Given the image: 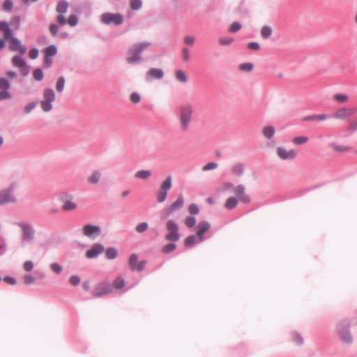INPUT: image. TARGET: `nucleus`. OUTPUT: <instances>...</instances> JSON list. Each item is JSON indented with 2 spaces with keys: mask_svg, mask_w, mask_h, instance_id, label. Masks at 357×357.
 <instances>
[{
  "mask_svg": "<svg viewBox=\"0 0 357 357\" xmlns=\"http://www.w3.org/2000/svg\"><path fill=\"white\" fill-rule=\"evenodd\" d=\"M0 31L3 32L4 40L10 39L9 49L13 52H18L20 54L26 52V48L22 45L20 41L12 37V30L9 24L3 21L0 22Z\"/></svg>",
  "mask_w": 357,
  "mask_h": 357,
  "instance_id": "1",
  "label": "nucleus"
},
{
  "mask_svg": "<svg viewBox=\"0 0 357 357\" xmlns=\"http://www.w3.org/2000/svg\"><path fill=\"white\" fill-rule=\"evenodd\" d=\"M193 107L190 104H183L178 108V121L181 130L187 131L192 119Z\"/></svg>",
  "mask_w": 357,
  "mask_h": 357,
  "instance_id": "2",
  "label": "nucleus"
},
{
  "mask_svg": "<svg viewBox=\"0 0 357 357\" xmlns=\"http://www.w3.org/2000/svg\"><path fill=\"white\" fill-rule=\"evenodd\" d=\"M231 190H234V194L239 199V201L245 204L250 202V198L245 193V188L242 185L234 186L232 183L224 182L218 188V191L221 192H226Z\"/></svg>",
  "mask_w": 357,
  "mask_h": 357,
  "instance_id": "3",
  "label": "nucleus"
},
{
  "mask_svg": "<svg viewBox=\"0 0 357 357\" xmlns=\"http://www.w3.org/2000/svg\"><path fill=\"white\" fill-rule=\"evenodd\" d=\"M151 44L148 42L135 43L128 50L126 61L129 63H135L142 61V58L139 54Z\"/></svg>",
  "mask_w": 357,
  "mask_h": 357,
  "instance_id": "4",
  "label": "nucleus"
},
{
  "mask_svg": "<svg viewBox=\"0 0 357 357\" xmlns=\"http://www.w3.org/2000/svg\"><path fill=\"white\" fill-rule=\"evenodd\" d=\"M336 332L344 343L350 344L352 342L353 337L349 330V324L346 321H341L337 324Z\"/></svg>",
  "mask_w": 357,
  "mask_h": 357,
  "instance_id": "5",
  "label": "nucleus"
},
{
  "mask_svg": "<svg viewBox=\"0 0 357 357\" xmlns=\"http://www.w3.org/2000/svg\"><path fill=\"white\" fill-rule=\"evenodd\" d=\"M55 93L52 89H46L43 92V99L40 101L42 109L48 112L52 109V102L55 100Z\"/></svg>",
  "mask_w": 357,
  "mask_h": 357,
  "instance_id": "6",
  "label": "nucleus"
},
{
  "mask_svg": "<svg viewBox=\"0 0 357 357\" xmlns=\"http://www.w3.org/2000/svg\"><path fill=\"white\" fill-rule=\"evenodd\" d=\"M166 228L168 233L165 236V239L170 241H177L179 240L180 235L178 234V226L173 220H167Z\"/></svg>",
  "mask_w": 357,
  "mask_h": 357,
  "instance_id": "7",
  "label": "nucleus"
},
{
  "mask_svg": "<svg viewBox=\"0 0 357 357\" xmlns=\"http://www.w3.org/2000/svg\"><path fill=\"white\" fill-rule=\"evenodd\" d=\"M184 200L183 196L181 195L178 197L176 201L172 203L169 206L165 208L162 212L163 218H167L171 215L174 211L183 207Z\"/></svg>",
  "mask_w": 357,
  "mask_h": 357,
  "instance_id": "8",
  "label": "nucleus"
},
{
  "mask_svg": "<svg viewBox=\"0 0 357 357\" xmlns=\"http://www.w3.org/2000/svg\"><path fill=\"white\" fill-rule=\"evenodd\" d=\"M101 21L105 24L119 25L123 23V17L119 13H106L102 15Z\"/></svg>",
  "mask_w": 357,
  "mask_h": 357,
  "instance_id": "9",
  "label": "nucleus"
},
{
  "mask_svg": "<svg viewBox=\"0 0 357 357\" xmlns=\"http://www.w3.org/2000/svg\"><path fill=\"white\" fill-rule=\"evenodd\" d=\"M112 292V288L109 283L101 282L98 284L93 289L92 294L95 297H100Z\"/></svg>",
  "mask_w": 357,
  "mask_h": 357,
  "instance_id": "10",
  "label": "nucleus"
},
{
  "mask_svg": "<svg viewBox=\"0 0 357 357\" xmlns=\"http://www.w3.org/2000/svg\"><path fill=\"white\" fill-rule=\"evenodd\" d=\"M68 3L66 1H62L58 3L56 6V12L59 13L56 17V21L60 25H65L66 24V19L64 16L68 10Z\"/></svg>",
  "mask_w": 357,
  "mask_h": 357,
  "instance_id": "11",
  "label": "nucleus"
},
{
  "mask_svg": "<svg viewBox=\"0 0 357 357\" xmlns=\"http://www.w3.org/2000/svg\"><path fill=\"white\" fill-rule=\"evenodd\" d=\"M354 114V110L349 107H341L332 115V118L337 120H346Z\"/></svg>",
  "mask_w": 357,
  "mask_h": 357,
  "instance_id": "12",
  "label": "nucleus"
},
{
  "mask_svg": "<svg viewBox=\"0 0 357 357\" xmlns=\"http://www.w3.org/2000/svg\"><path fill=\"white\" fill-rule=\"evenodd\" d=\"M13 190L14 186L11 185L8 189L0 191V204H5L15 201L13 194Z\"/></svg>",
  "mask_w": 357,
  "mask_h": 357,
  "instance_id": "13",
  "label": "nucleus"
},
{
  "mask_svg": "<svg viewBox=\"0 0 357 357\" xmlns=\"http://www.w3.org/2000/svg\"><path fill=\"white\" fill-rule=\"evenodd\" d=\"M12 63L13 66L17 67L20 69V73L22 75L26 76L28 75L29 72V68L21 56H13L12 59Z\"/></svg>",
  "mask_w": 357,
  "mask_h": 357,
  "instance_id": "14",
  "label": "nucleus"
},
{
  "mask_svg": "<svg viewBox=\"0 0 357 357\" xmlns=\"http://www.w3.org/2000/svg\"><path fill=\"white\" fill-rule=\"evenodd\" d=\"M128 264L131 271H141L144 269L146 261L142 260L138 262L137 255L136 254H132L129 257Z\"/></svg>",
  "mask_w": 357,
  "mask_h": 357,
  "instance_id": "15",
  "label": "nucleus"
},
{
  "mask_svg": "<svg viewBox=\"0 0 357 357\" xmlns=\"http://www.w3.org/2000/svg\"><path fill=\"white\" fill-rule=\"evenodd\" d=\"M276 152L278 155L282 160H292L296 155V153L294 150H287L283 147H278L276 150Z\"/></svg>",
  "mask_w": 357,
  "mask_h": 357,
  "instance_id": "16",
  "label": "nucleus"
},
{
  "mask_svg": "<svg viewBox=\"0 0 357 357\" xmlns=\"http://www.w3.org/2000/svg\"><path fill=\"white\" fill-rule=\"evenodd\" d=\"M104 251V247L101 244H94L91 248L86 251V257L89 259H92L97 257Z\"/></svg>",
  "mask_w": 357,
  "mask_h": 357,
  "instance_id": "17",
  "label": "nucleus"
},
{
  "mask_svg": "<svg viewBox=\"0 0 357 357\" xmlns=\"http://www.w3.org/2000/svg\"><path fill=\"white\" fill-rule=\"evenodd\" d=\"M20 226L22 230V240L25 241L32 240L34 235L32 227L25 224H21Z\"/></svg>",
  "mask_w": 357,
  "mask_h": 357,
  "instance_id": "18",
  "label": "nucleus"
},
{
  "mask_svg": "<svg viewBox=\"0 0 357 357\" xmlns=\"http://www.w3.org/2000/svg\"><path fill=\"white\" fill-rule=\"evenodd\" d=\"M197 236L199 242L204 240V234L207 232L210 228V224L207 222H201L197 225Z\"/></svg>",
  "mask_w": 357,
  "mask_h": 357,
  "instance_id": "19",
  "label": "nucleus"
},
{
  "mask_svg": "<svg viewBox=\"0 0 357 357\" xmlns=\"http://www.w3.org/2000/svg\"><path fill=\"white\" fill-rule=\"evenodd\" d=\"M82 231L84 236L91 237L93 234H98L100 229L98 226L86 225L83 227Z\"/></svg>",
  "mask_w": 357,
  "mask_h": 357,
  "instance_id": "20",
  "label": "nucleus"
},
{
  "mask_svg": "<svg viewBox=\"0 0 357 357\" xmlns=\"http://www.w3.org/2000/svg\"><path fill=\"white\" fill-rule=\"evenodd\" d=\"M163 75V71L161 69L152 68L147 72V79H160Z\"/></svg>",
  "mask_w": 357,
  "mask_h": 357,
  "instance_id": "21",
  "label": "nucleus"
},
{
  "mask_svg": "<svg viewBox=\"0 0 357 357\" xmlns=\"http://www.w3.org/2000/svg\"><path fill=\"white\" fill-rule=\"evenodd\" d=\"M77 208V204L73 199H69L63 201L62 209L63 211H72Z\"/></svg>",
  "mask_w": 357,
  "mask_h": 357,
  "instance_id": "22",
  "label": "nucleus"
},
{
  "mask_svg": "<svg viewBox=\"0 0 357 357\" xmlns=\"http://www.w3.org/2000/svg\"><path fill=\"white\" fill-rule=\"evenodd\" d=\"M238 200L239 199H238L236 197H230L226 200L224 206L227 210L234 209L237 206Z\"/></svg>",
  "mask_w": 357,
  "mask_h": 357,
  "instance_id": "23",
  "label": "nucleus"
},
{
  "mask_svg": "<svg viewBox=\"0 0 357 357\" xmlns=\"http://www.w3.org/2000/svg\"><path fill=\"white\" fill-rule=\"evenodd\" d=\"M101 177V173L98 171L92 172L87 177V181L91 184H96L99 182Z\"/></svg>",
  "mask_w": 357,
  "mask_h": 357,
  "instance_id": "24",
  "label": "nucleus"
},
{
  "mask_svg": "<svg viewBox=\"0 0 357 357\" xmlns=\"http://www.w3.org/2000/svg\"><path fill=\"white\" fill-rule=\"evenodd\" d=\"M172 185V178L171 176H168L165 178V180H164L162 182V183L160 186V189L167 192V191L171 189Z\"/></svg>",
  "mask_w": 357,
  "mask_h": 357,
  "instance_id": "25",
  "label": "nucleus"
},
{
  "mask_svg": "<svg viewBox=\"0 0 357 357\" xmlns=\"http://www.w3.org/2000/svg\"><path fill=\"white\" fill-rule=\"evenodd\" d=\"M333 98L339 103H345L349 100V96L344 93H335L333 95Z\"/></svg>",
  "mask_w": 357,
  "mask_h": 357,
  "instance_id": "26",
  "label": "nucleus"
},
{
  "mask_svg": "<svg viewBox=\"0 0 357 357\" xmlns=\"http://www.w3.org/2000/svg\"><path fill=\"white\" fill-rule=\"evenodd\" d=\"M244 170V165L242 163H235L231 167V172L236 176H241Z\"/></svg>",
  "mask_w": 357,
  "mask_h": 357,
  "instance_id": "27",
  "label": "nucleus"
},
{
  "mask_svg": "<svg viewBox=\"0 0 357 357\" xmlns=\"http://www.w3.org/2000/svg\"><path fill=\"white\" fill-rule=\"evenodd\" d=\"M151 176V172L150 170H140L135 174V177L140 179H147Z\"/></svg>",
  "mask_w": 357,
  "mask_h": 357,
  "instance_id": "28",
  "label": "nucleus"
},
{
  "mask_svg": "<svg viewBox=\"0 0 357 357\" xmlns=\"http://www.w3.org/2000/svg\"><path fill=\"white\" fill-rule=\"evenodd\" d=\"M176 79L182 83H185L188 81V77L185 73L182 70H176L175 73Z\"/></svg>",
  "mask_w": 357,
  "mask_h": 357,
  "instance_id": "29",
  "label": "nucleus"
},
{
  "mask_svg": "<svg viewBox=\"0 0 357 357\" xmlns=\"http://www.w3.org/2000/svg\"><path fill=\"white\" fill-rule=\"evenodd\" d=\"M56 53V48L54 45H50L47 47L45 50V63H47L48 62V56H52L55 55Z\"/></svg>",
  "mask_w": 357,
  "mask_h": 357,
  "instance_id": "30",
  "label": "nucleus"
},
{
  "mask_svg": "<svg viewBox=\"0 0 357 357\" xmlns=\"http://www.w3.org/2000/svg\"><path fill=\"white\" fill-rule=\"evenodd\" d=\"M112 285L114 288L116 289H120L123 288L125 286L124 279L122 278L121 277H118L113 281Z\"/></svg>",
  "mask_w": 357,
  "mask_h": 357,
  "instance_id": "31",
  "label": "nucleus"
},
{
  "mask_svg": "<svg viewBox=\"0 0 357 357\" xmlns=\"http://www.w3.org/2000/svg\"><path fill=\"white\" fill-rule=\"evenodd\" d=\"M327 119L328 116L326 114H315L308 116L305 119L308 121H323L326 120Z\"/></svg>",
  "mask_w": 357,
  "mask_h": 357,
  "instance_id": "32",
  "label": "nucleus"
},
{
  "mask_svg": "<svg viewBox=\"0 0 357 357\" xmlns=\"http://www.w3.org/2000/svg\"><path fill=\"white\" fill-rule=\"evenodd\" d=\"M264 135L268 138H271L275 134V129L272 126H266L263 129Z\"/></svg>",
  "mask_w": 357,
  "mask_h": 357,
  "instance_id": "33",
  "label": "nucleus"
},
{
  "mask_svg": "<svg viewBox=\"0 0 357 357\" xmlns=\"http://www.w3.org/2000/svg\"><path fill=\"white\" fill-rule=\"evenodd\" d=\"M272 34V29L268 26H264L261 29V36L263 38H268Z\"/></svg>",
  "mask_w": 357,
  "mask_h": 357,
  "instance_id": "34",
  "label": "nucleus"
},
{
  "mask_svg": "<svg viewBox=\"0 0 357 357\" xmlns=\"http://www.w3.org/2000/svg\"><path fill=\"white\" fill-rule=\"evenodd\" d=\"M106 257L109 259H113L116 257L118 255L117 250L114 248L107 249L105 252Z\"/></svg>",
  "mask_w": 357,
  "mask_h": 357,
  "instance_id": "35",
  "label": "nucleus"
},
{
  "mask_svg": "<svg viewBox=\"0 0 357 357\" xmlns=\"http://www.w3.org/2000/svg\"><path fill=\"white\" fill-rule=\"evenodd\" d=\"M197 220L193 216H187L184 220V224L189 228L193 227L196 224Z\"/></svg>",
  "mask_w": 357,
  "mask_h": 357,
  "instance_id": "36",
  "label": "nucleus"
},
{
  "mask_svg": "<svg viewBox=\"0 0 357 357\" xmlns=\"http://www.w3.org/2000/svg\"><path fill=\"white\" fill-rule=\"evenodd\" d=\"M176 248V245L174 243H171L163 246L161 251L162 253L167 254L174 251Z\"/></svg>",
  "mask_w": 357,
  "mask_h": 357,
  "instance_id": "37",
  "label": "nucleus"
},
{
  "mask_svg": "<svg viewBox=\"0 0 357 357\" xmlns=\"http://www.w3.org/2000/svg\"><path fill=\"white\" fill-rule=\"evenodd\" d=\"M167 196V192L159 189L158 194H157V200L160 203H162L165 201Z\"/></svg>",
  "mask_w": 357,
  "mask_h": 357,
  "instance_id": "38",
  "label": "nucleus"
},
{
  "mask_svg": "<svg viewBox=\"0 0 357 357\" xmlns=\"http://www.w3.org/2000/svg\"><path fill=\"white\" fill-rule=\"evenodd\" d=\"M65 79L63 77H60L56 84V89L58 92H61L64 89Z\"/></svg>",
  "mask_w": 357,
  "mask_h": 357,
  "instance_id": "39",
  "label": "nucleus"
},
{
  "mask_svg": "<svg viewBox=\"0 0 357 357\" xmlns=\"http://www.w3.org/2000/svg\"><path fill=\"white\" fill-rule=\"evenodd\" d=\"M218 167V163L211 162H208L206 165H205L204 166H203L202 167V170L204 172H206V171H209V170H213V169H217Z\"/></svg>",
  "mask_w": 357,
  "mask_h": 357,
  "instance_id": "40",
  "label": "nucleus"
},
{
  "mask_svg": "<svg viewBox=\"0 0 357 357\" xmlns=\"http://www.w3.org/2000/svg\"><path fill=\"white\" fill-rule=\"evenodd\" d=\"M238 68L242 71L250 72L253 69V65L251 63H244L241 64Z\"/></svg>",
  "mask_w": 357,
  "mask_h": 357,
  "instance_id": "41",
  "label": "nucleus"
},
{
  "mask_svg": "<svg viewBox=\"0 0 357 357\" xmlns=\"http://www.w3.org/2000/svg\"><path fill=\"white\" fill-rule=\"evenodd\" d=\"M149 225L146 222H141L138 224L136 227V231L138 233H142L148 229Z\"/></svg>",
  "mask_w": 357,
  "mask_h": 357,
  "instance_id": "42",
  "label": "nucleus"
},
{
  "mask_svg": "<svg viewBox=\"0 0 357 357\" xmlns=\"http://www.w3.org/2000/svg\"><path fill=\"white\" fill-rule=\"evenodd\" d=\"M9 88V82L6 78H0V90H8Z\"/></svg>",
  "mask_w": 357,
  "mask_h": 357,
  "instance_id": "43",
  "label": "nucleus"
},
{
  "mask_svg": "<svg viewBox=\"0 0 357 357\" xmlns=\"http://www.w3.org/2000/svg\"><path fill=\"white\" fill-rule=\"evenodd\" d=\"M188 212L191 215H197L199 212V208L197 205L195 204H191L188 206Z\"/></svg>",
  "mask_w": 357,
  "mask_h": 357,
  "instance_id": "44",
  "label": "nucleus"
},
{
  "mask_svg": "<svg viewBox=\"0 0 357 357\" xmlns=\"http://www.w3.org/2000/svg\"><path fill=\"white\" fill-rule=\"evenodd\" d=\"M33 76L36 80L40 81L43 78V73L40 69L37 68L33 72Z\"/></svg>",
  "mask_w": 357,
  "mask_h": 357,
  "instance_id": "45",
  "label": "nucleus"
},
{
  "mask_svg": "<svg viewBox=\"0 0 357 357\" xmlns=\"http://www.w3.org/2000/svg\"><path fill=\"white\" fill-rule=\"evenodd\" d=\"M292 142L296 144L300 145V144H305L307 142H308V138L307 137H303V136L296 137L294 138Z\"/></svg>",
  "mask_w": 357,
  "mask_h": 357,
  "instance_id": "46",
  "label": "nucleus"
},
{
  "mask_svg": "<svg viewBox=\"0 0 357 357\" xmlns=\"http://www.w3.org/2000/svg\"><path fill=\"white\" fill-rule=\"evenodd\" d=\"M77 22H78L77 17L75 15H71L68 17V20H66V23H68L71 26H75V25L77 24Z\"/></svg>",
  "mask_w": 357,
  "mask_h": 357,
  "instance_id": "47",
  "label": "nucleus"
},
{
  "mask_svg": "<svg viewBox=\"0 0 357 357\" xmlns=\"http://www.w3.org/2000/svg\"><path fill=\"white\" fill-rule=\"evenodd\" d=\"M234 41V39L232 38H220L219 39V43L221 45H231Z\"/></svg>",
  "mask_w": 357,
  "mask_h": 357,
  "instance_id": "48",
  "label": "nucleus"
},
{
  "mask_svg": "<svg viewBox=\"0 0 357 357\" xmlns=\"http://www.w3.org/2000/svg\"><path fill=\"white\" fill-rule=\"evenodd\" d=\"M241 29V24L239 22H235L231 24L229 28V31L236 32Z\"/></svg>",
  "mask_w": 357,
  "mask_h": 357,
  "instance_id": "49",
  "label": "nucleus"
},
{
  "mask_svg": "<svg viewBox=\"0 0 357 357\" xmlns=\"http://www.w3.org/2000/svg\"><path fill=\"white\" fill-rule=\"evenodd\" d=\"M184 43L192 46L195 42V38L192 36H186L183 39Z\"/></svg>",
  "mask_w": 357,
  "mask_h": 357,
  "instance_id": "50",
  "label": "nucleus"
},
{
  "mask_svg": "<svg viewBox=\"0 0 357 357\" xmlns=\"http://www.w3.org/2000/svg\"><path fill=\"white\" fill-rule=\"evenodd\" d=\"M142 6V2L140 0H131L130 1V7L133 10H138Z\"/></svg>",
  "mask_w": 357,
  "mask_h": 357,
  "instance_id": "51",
  "label": "nucleus"
},
{
  "mask_svg": "<svg viewBox=\"0 0 357 357\" xmlns=\"http://www.w3.org/2000/svg\"><path fill=\"white\" fill-rule=\"evenodd\" d=\"M50 268L56 274H59L62 271V267L57 263H52Z\"/></svg>",
  "mask_w": 357,
  "mask_h": 357,
  "instance_id": "52",
  "label": "nucleus"
},
{
  "mask_svg": "<svg viewBox=\"0 0 357 357\" xmlns=\"http://www.w3.org/2000/svg\"><path fill=\"white\" fill-rule=\"evenodd\" d=\"M3 8L5 10H11L13 8V1L11 0H6L3 3Z\"/></svg>",
  "mask_w": 357,
  "mask_h": 357,
  "instance_id": "53",
  "label": "nucleus"
},
{
  "mask_svg": "<svg viewBox=\"0 0 357 357\" xmlns=\"http://www.w3.org/2000/svg\"><path fill=\"white\" fill-rule=\"evenodd\" d=\"M70 283L73 286H77L80 283V278L77 275H72L69 278Z\"/></svg>",
  "mask_w": 357,
  "mask_h": 357,
  "instance_id": "54",
  "label": "nucleus"
},
{
  "mask_svg": "<svg viewBox=\"0 0 357 357\" xmlns=\"http://www.w3.org/2000/svg\"><path fill=\"white\" fill-rule=\"evenodd\" d=\"M197 238V236L196 237L194 235H190V236H188L185 239V244L188 246L192 245L193 243H195L196 242Z\"/></svg>",
  "mask_w": 357,
  "mask_h": 357,
  "instance_id": "55",
  "label": "nucleus"
},
{
  "mask_svg": "<svg viewBox=\"0 0 357 357\" xmlns=\"http://www.w3.org/2000/svg\"><path fill=\"white\" fill-rule=\"evenodd\" d=\"M292 338L296 344H301L303 342L302 337L297 333L292 334Z\"/></svg>",
  "mask_w": 357,
  "mask_h": 357,
  "instance_id": "56",
  "label": "nucleus"
},
{
  "mask_svg": "<svg viewBox=\"0 0 357 357\" xmlns=\"http://www.w3.org/2000/svg\"><path fill=\"white\" fill-rule=\"evenodd\" d=\"M11 98L10 93L8 91V90H1L0 92V100H3L5 99H9Z\"/></svg>",
  "mask_w": 357,
  "mask_h": 357,
  "instance_id": "57",
  "label": "nucleus"
},
{
  "mask_svg": "<svg viewBox=\"0 0 357 357\" xmlns=\"http://www.w3.org/2000/svg\"><path fill=\"white\" fill-rule=\"evenodd\" d=\"M141 100V96L139 93H132L131 95H130V100L133 102V103H138Z\"/></svg>",
  "mask_w": 357,
  "mask_h": 357,
  "instance_id": "58",
  "label": "nucleus"
},
{
  "mask_svg": "<svg viewBox=\"0 0 357 357\" xmlns=\"http://www.w3.org/2000/svg\"><path fill=\"white\" fill-rule=\"evenodd\" d=\"M182 56H183V59L185 61H188L190 60L189 50L187 47H183L182 49Z\"/></svg>",
  "mask_w": 357,
  "mask_h": 357,
  "instance_id": "59",
  "label": "nucleus"
},
{
  "mask_svg": "<svg viewBox=\"0 0 357 357\" xmlns=\"http://www.w3.org/2000/svg\"><path fill=\"white\" fill-rule=\"evenodd\" d=\"M23 267L26 271H31L33 268V264L31 261H26L23 264Z\"/></svg>",
  "mask_w": 357,
  "mask_h": 357,
  "instance_id": "60",
  "label": "nucleus"
},
{
  "mask_svg": "<svg viewBox=\"0 0 357 357\" xmlns=\"http://www.w3.org/2000/svg\"><path fill=\"white\" fill-rule=\"evenodd\" d=\"M248 47L252 50H258L260 46L259 43L256 42H250L248 44Z\"/></svg>",
  "mask_w": 357,
  "mask_h": 357,
  "instance_id": "61",
  "label": "nucleus"
},
{
  "mask_svg": "<svg viewBox=\"0 0 357 357\" xmlns=\"http://www.w3.org/2000/svg\"><path fill=\"white\" fill-rule=\"evenodd\" d=\"M24 283L26 284L33 283L35 281V278L31 275H26L24 276Z\"/></svg>",
  "mask_w": 357,
  "mask_h": 357,
  "instance_id": "62",
  "label": "nucleus"
},
{
  "mask_svg": "<svg viewBox=\"0 0 357 357\" xmlns=\"http://www.w3.org/2000/svg\"><path fill=\"white\" fill-rule=\"evenodd\" d=\"M49 29L53 36H56L57 34L58 30H59L57 25H56L55 24H50Z\"/></svg>",
  "mask_w": 357,
  "mask_h": 357,
  "instance_id": "63",
  "label": "nucleus"
},
{
  "mask_svg": "<svg viewBox=\"0 0 357 357\" xmlns=\"http://www.w3.org/2000/svg\"><path fill=\"white\" fill-rule=\"evenodd\" d=\"M38 51L36 49H32L29 52V56L31 59H35L38 57Z\"/></svg>",
  "mask_w": 357,
  "mask_h": 357,
  "instance_id": "64",
  "label": "nucleus"
}]
</instances>
